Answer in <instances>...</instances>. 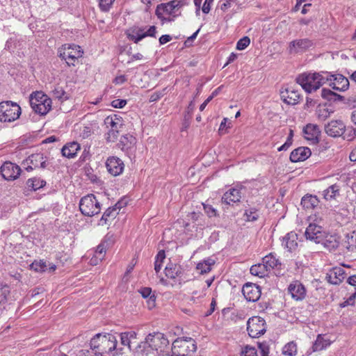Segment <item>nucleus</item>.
Returning <instances> with one entry per match:
<instances>
[{
    "label": "nucleus",
    "mask_w": 356,
    "mask_h": 356,
    "mask_svg": "<svg viewBox=\"0 0 356 356\" xmlns=\"http://www.w3.org/2000/svg\"><path fill=\"white\" fill-rule=\"evenodd\" d=\"M345 103L347 104L350 106L355 107L356 106V95L348 97V98H345Z\"/></svg>",
    "instance_id": "obj_60"
},
{
    "label": "nucleus",
    "mask_w": 356,
    "mask_h": 356,
    "mask_svg": "<svg viewBox=\"0 0 356 356\" xmlns=\"http://www.w3.org/2000/svg\"><path fill=\"white\" fill-rule=\"evenodd\" d=\"M312 154L311 150L307 147H300L293 150L290 154V160L293 163L302 161Z\"/></svg>",
    "instance_id": "obj_22"
},
{
    "label": "nucleus",
    "mask_w": 356,
    "mask_h": 356,
    "mask_svg": "<svg viewBox=\"0 0 356 356\" xmlns=\"http://www.w3.org/2000/svg\"><path fill=\"white\" fill-rule=\"evenodd\" d=\"M46 268V263L42 260H40L39 261H35L30 265V269L35 272H44Z\"/></svg>",
    "instance_id": "obj_45"
},
{
    "label": "nucleus",
    "mask_w": 356,
    "mask_h": 356,
    "mask_svg": "<svg viewBox=\"0 0 356 356\" xmlns=\"http://www.w3.org/2000/svg\"><path fill=\"white\" fill-rule=\"evenodd\" d=\"M241 356H257V352L255 348L246 346L241 351Z\"/></svg>",
    "instance_id": "obj_49"
},
{
    "label": "nucleus",
    "mask_w": 356,
    "mask_h": 356,
    "mask_svg": "<svg viewBox=\"0 0 356 356\" xmlns=\"http://www.w3.org/2000/svg\"><path fill=\"white\" fill-rule=\"evenodd\" d=\"M339 186L334 184L328 187L323 191V197L326 200L334 199L337 195H339Z\"/></svg>",
    "instance_id": "obj_34"
},
{
    "label": "nucleus",
    "mask_w": 356,
    "mask_h": 356,
    "mask_svg": "<svg viewBox=\"0 0 356 356\" xmlns=\"http://www.w3.org/2000/svg\"><path fill=\"white\" fill-rule=\"evenodd\" d=\"M314 44V42L308 38L295 40L289 43V51L290 54L301 53L307 51Z\"/></svg>",
    "instance_id": "obj_13"
},
{
    "label": "nucleus",
    "mask_w": 356,
    "mask_h": 356,
    "mask_svg": "<svg viewBox=\"0 0 356 356\" xmlns=\"http://www.w3.org/2000/svg\"><path fill=\"white\" fill-rule=\"evenodd\" d=\"M325 133L331 137H339L346 130V126L341 120H332L325 125Z\"/></svg>",
    "instance_id": "obj_14"
},
{
    "label": "nucleus",
    "mask_w": 356,
    "mask_h": 356,
    "mask_svg": "<svg viewBox=\"0 0 356 356\" xmlns=\"http://www.w3.org/2000/svg\"><path fill=\"white\" fill-rule=\"evenodd\" d=\"M29 102L34 112L41 115H46L51 108V99L40 91L33 92Z\"/></svg>",
    "instance_id": "obj_3"
},
{
    "label": "nucleus",
    "mask_w": 356,
    "mask_h": 356,
    "mask_svg": "<svg viewBox=\"0 0 356 356\" xmlns=\"http://www.w3.org/2000/svg\"><path fill=\"white\" fill-rule=\"evenodd\" d=\"M245 216L248 221H255L259 218L258 211L255 208H250L245 211Z\"/></svg>",
    "instance_id": "obj_46"
},
{
    "label": "nucleus",
    "mask_w": 356,
    "mask_h": 356,
    "mask_svg": "<svg viewBox=\"0 0 356 356\" xmlns=\"http://www.w3.org/2000/svg\"><path fill=\"white\" fill-rule=\"evenodd\" d=\"M298 235L293 232L288 233L284 238L282 244L289 250L292 252L298 247Z\"/></svg>",
    "instance_id": "obj_26"
},
{
    "label": "nucleus",
    "mask_w": 356,
    "mask_h": 356,
    "mask_svg": "<svg viewBox=\"0 0 356 356\" xmlns=\"http://www.w3.org/2000/svg\"><path fill=\"white\" fill-rule=\"evenodd\" d=\"M171 39H172V38H171L170 35H163L159 38V43L161 44H165V43L170 42L171 40Z\"/></svg>",
    "instance_id": "obj_63"
},
{
    "label": "nucleus",
    "mask_w": 356,
    "mask_h": 356,
    "mask_svg": "<svg viewBox=\"0 0 356 356\" xmlns=\"http://www.w3.org/2000/svg\"><path fill=\"white\" fill-rule=\"evenodd\" d=\"M321 96L323 99L328 101L335 102L336 92L332 91L330 89L323 88L321 90Z\"/></svg>",
    "instance_id": "obj_47"
},
{
    "label": "nucleus",
    "mask_w": 356,
    "mask_h": 356,
    "mask_svg": "<svg viewBox=\"0 0 356 356\" xmlns=\"http://www.w3.org/2000/svg\"><path fill=\"white\" fill-rule=\"evenodd\" d=\"M332 77V81L330 83V86L336 90L345 91L349 87V81L343 75L340 74L330 75Z\"/></svg>",
    "instance_id": "obj_20"
},
{
    "label": "nucleus",
    "mask_w": 356,
    "mask_h": 356,
    "mask_svg": "<svg viewBox=\"0 0 356 356\" xmlns=\"http://www.w3.org/2000/svg\"><path fill=\"white\" fill-rule=\"evenodd\" d=\"M241 198L240 189L232 188L225 192L222 197V202L227 204L239 202Z\"/></svg>",
    "instance_id": "obj_23"
},
{
    "label": "nucleus",
    "mask_w": 356,
    "mask_h": 356,
    "mask_svg": "<svg viewBox=\"0 0 356 356\" xmlns=\"http://www.w3.org/2000/svg\"><path fill=\"white\" fill-rule=\"evenodd\" d=\"M185 4L183 0H173L164 4V8H165V13L168 15H172L174 10L179 8Z\"/></svg>",
    "instance_id": "obj_36"
},
{
    "label": "nucleus",
    "mask_w": 356,
    "mask_h": 356,
    "mask_svg": "<svg viewBox=\"0 0 356 356\" xmlns=\"http://www.w3.org/2000/svg\"><path fill=\"white\" fill-rule=\"evenodd\" d=\"M330 344L329 340L324 339L322 334H318L312 347V352L322 350Z\"/></svg>",
    "instance_id": "obj_31"
},
{
    "label": "nucleus",
    "mask_w": 356,
    "mask_h": 356,
    "mask_svg": "<svg viewBox=\"0 0 356 356\" xmlns=\"http://www.w3.org/2000/svg\"><path fill=\"white\" fill-rule=\"evenodd\" d=\"M196 350V343L192 338H177L172 343V356H188Z\"/></svg>",
    "instance_id": "obj_4"
},
{
    "label": "nucleus",
    "mask_w": 356,
    "mask_h": 356,
    "mask_svg": "<svg viewBox=\"0 0 356 356\" xmlns=\"http://www.w3.org/2000/svg\"><path fill=\"white\" fill-rule=\"evenodd\" d=\"M165 274L170 279H175L182 275L183 269L180 265L170 262L165 266Z\"/></svg>",
    "instance_id": "obj_24"
},
{
    "label": "nucleus",
    "mask_w": 356,
    "mask_h": 356,
    "mask_svg": "<svg viewBox=\"0 0 356 356\" xmlns=\"http://www.w3.org/2000/svg\"><path fill=\"white\" fill-rule=\"evenodd\" d=\"M106 165L109 173L113 176L120 175L124 167L123 161L116 156H110L108 158Z\"/></svg>",
    "instance_id": "obj_16"
},
{
    "label": "nucleus",
    "mask_w": 356,
    "mask_h": 356,
    "mask_svg": "<svg viewBox=\"0 0 356 356\" xmlns=\"http://www.w3.org/2000/svg\"><path fill=\"white\" fill-rule=\"evenodd\" d=\"M258 347L261 352V356H268L269 346L267 342L264 341L258 343Z\"/></svg>",
    "instance_id": "obj_52"
},
{
    "label": "nucleus",
    "mask_w": 356,
    "mask_h": 356,
    "mask_svg": "<svg viewBox=\"0 0 356 356\" xmlns=\"http://www.w3.org/2000/svg\"><path fill=\"white\" fill-rule=\"evenodd\" d=\"M104 122L106 124L111 126V129L106 134V141L115 142L118 137L119 129L122 126V123L118 118L113 119V117H107Z\"/></svg>",
    "instance_id": "obj_12"
},
{
    "label": "nucleus",
    "mask_w": 356,
    "mask_h": 356,
    "mask_svg": "<svg viewBox=\"0 0 356 356\" xmlns=\"http://www.w3.org/2000/svg\"><path fill=\"white\" fill-rule=\"evenodd\" d=\"M163 94L161 92H156L151 95L149 97V102H154L158 101L161 97Z\"/></svg>",
    "instance_id": "obj_61"
},
{
    "label": "nucleus",
    "mask_w": 356,
    "mask_h": 356,
    "mask_svg": "<svg viewBox=\"0 0 356 356\" xmlns=\"http://www.w3.org/2000/svg\"><path fill=\"white\" fill-rule=\"evenodd\" d=\"M79 209L83 215L92 217L99 213L101 211L100 203L93 194H89L81 199Z\"/></svg>",
    "instance_id": "obj_7"
},
{
    "label": "nucleus",
    "mask_w": 356,
    "mask_h": 356,
    "mask_svg": "<svg viewBox=\"0 0 356 356\" xmlns=\"http://www.w3.org/2000/svg\"><path fill=\"white\" fill-rule=\"evenodd\" d=\"M106 343H111L108 347V351H113L116 349L118 340L116 337L111 334L98 333L95 334L90 340V346L92 350L104 353L107 352L106 347L104 346Z\"/></svg>",
    "instance_id": "obj_2"
},
{
    "label": "nucleus",
    "mask_w": 356,
    "mask_h": 356,
    "mask_svg": "<svg viewBox=\"0 0 356 356\" xmlns=\"http://www.w3.org/2000/svg\"><path fill=\"white\" fill-rule=\"evenodd\" d=\"M216 306V302L215 299L213 298L212 301L211 302V305H210V309L207 312V313L205 314V316H210L214 312Z\"/></svg>",
    "instance_id": "obj_62"
},
{
    "label": "nucleus",
    "mask_w": 356,
    "mask_h": 356,
    "mask_svg": "<svg viewBox=\"0 0 356 356\" xmlns=\"http://www.w3.org/2000/svg\"><path fill=\"white\" fill-rule=\"evenodd\" d=\"M242 292L248 301L256 302L261 296V289L259 285L253 283H246L243 285Z\"/></svg>",
    "instance_id": "obj_15"
},
{
    "label": "nucleus",
    "mask_w": 356,
    "mask_h": 356,
    "mask_svg": "<svg viewBox=\"0 0 356 356\" xmlns=\"http://www.w3.org/2000/svg\"><path fill=\"white\" fill-rule=\"evenodd\" d=\"M53 97L58 100L63 102L65 100H67L70 98V95L67 93L62 86L57 85L54 87V89L52 90Z\"/></svg>",
    "instance_id": "obj_33"
},
{
    "label": "nucleus",
    "mask_w": 356,
    "mask_h": 356,
    "mask_svg": "<svg viewBox=\"0 0 356 356\" xmlns=\"http://www.w3.org/2000/svg\"><path fill=\"white\" fill-rule=\"evenodd\" d=\"M136 138L131 134H126L120 138L118 147L127 154L131 153L135 148Z\"/></svg>",
    "instance_id": "obj_21"
},
{
    "label": "nucleus",
    "mask_w": 356,
    "mask_h": 356,
    "mask_svg": "<svg viewBox=\"0 0 356 356\" xmlns=\"http://www.w3.org/2000/svg\"><path fill=\"white\" fill-rule=\"evenodd\" d=\"M21 171L19 166L10 161L5 162L0 168L2 177L8 181L18 178Z\"/></svg>",
    "instance_id": "obj_10"
},
{
    "label": "nucleus",
    "mask_w": 356,
    "mask_h": 356,
    "mask_svg": "<svg viewBox=\"0 0 356 356\" xmlns=\"http://www.w3.org/2000/svg\"><path fill=\"white\" fill-rule=\"evenodd\" d=\"M263 262L269 270H271L280 264L278 259H277L272 254H269L264 257L263 258Z\"/></svg>",
    "instance_id": "obj_38"
},
{
    "label": "nucleus",
    "mask_w": 356,
    "mask_h": 356,
    "mask_svg": "<svg viewBox=\"0 0 356 356\" xmlns=\"http://www.w3.org/2000/svg\"><path fill=\"white\" fill-rule=\"evenodd\" d=\"M289 293L296 300H302L305 298L306 289L299 281L291 283L288 287Z\"/></svg>",
    "instance_id": "obj_19"
},
{
    "label": "nucleus",
    "mask_w": 356,
    "mask_h": 356,
    "mask_svg": "<svg viewBox=\"0 0 356 356\" xmlns=\"http://www.w3.org/2000/svg\"><path fill=\"white\" fill-rule=\"evenodd\" d=\"M333 113V111L331 109H329L325 106L323 107H318L316 110V114L318 119L321 121H325L326 119H327L331 113Z\"/></svg>",
    "instance_id": "obj_41"
},
{
    "label": "nucleus",
    "mask_w": 356,
    "mask_h": 356,
    "mask_svg": "<svg viewBox=\"0 0 356 356\" xmlns=\"http://www.w3.org/2000/svg\"><path fill=\"white\" fill-rule=\"evenodd\" d=\"M346 248L351 252L356 250V232H353L346 235Z\"/></svg>",
    "instance_id": "obj_39"
},
{
    "label": "nucleus",
    "mask_w": 356,
    "mask_h": 356,
    "mask_svg": "<svg viewBox=\"0 0 356 356\" xmlns=\"http://www.w3.org/2000/svg\"><path fill=\"white\" fill-rule=\"evenodd\" d=\"M269 271L270 270L264 262L262 264L253 265L250 268V273L260 277H264L267 275Z\"/></svg>",
    "instance_id": "obj_30"
},
{
    "label": "nucleus",
    "mask_w": 356,
    "mask_h": 356,
    "mask_svg": "<svg viewBox=\"0 0 356 356\" xmlns=\"http://www.w3.org/2000/svg\"><path fill=\"white\" fill-rule=\"evenodd\" d=\"M128 204V199L126 197H122L113 207L116 210H120Z\"/></svg>",
    "instance_id": "obj_56"
},
{
    "label": "nucleus",
    "mask_w": 356,
    "mask_h": 356,
    "mask_svg": "<svg viewBox=\"0 0 356 356\" xmlns=\"http://www.w3.org/2000/svg\"><path fill=\"white\" fill-rule=\"evenodd\" d=\"M303 133L305 135V138L306 140H310L313 143H318L319 142L321 131L317 124H307L303 128Z\"/></svg>",
    "instance_id": "obj_17"
},
{
    "label": "nucleus",
    "mask_w": 356,
    "mask_h": 356,
    "mask_svg": "<svg viewBox=\"0 0 356 356\" xmlns=\"http://www.w3.org/2000/svg\"><path fill=\"white\" fill-rule=\"evenodd\" d=\"M80 145L76 142L67 143L61 149L63 156L69 159L76 156L77 152L80 149Z\"/></svg>",
    "instance_id": "obj_25"
},
{
    "label": "nucleus",
    "mask_w": 356,
    "mask_h": 356,
    "mask_svg": "<svg viewBox=\"0 0 356 356\" xmlns=\"http://www.w3.org/2000/svg\"><path fill=\"white\" fill-rule=\"evenodd\" d=\"M44 159L42 154H33L29 156L26 160L27 163L31 164L35 168L39 167L40 162Z\"/></svg>",
    "instance_id": "obj_44"
},
{
    "label": "nucleus",
    "mask_w": 356,
    "mask_h": 356,
    "mask_svg": "<svg viewBox=\"0 0 356 356\" xmlns=\"http://www.w3.org/2000/svg\"><path fill=\"white\" fill-rule=\"evenodd\" d=\"M164 13H166L165 8H164V4L158 5L156 7V15L158 17V18H159L161 20L165 19V20L170 21L171 19L169 18L168 19L163 18V15Z\"/></svg>",
    "instance_id": "obj_53"
},
{
    "label": "nucleus",
    "mask_w": 356,
    "mask_h": 356,
    "mask_svg": "<svg viewBox=\"0 0 356 356\" xmlns=\"http://www.w3.org/2000/svg\"><path fill=\"white\" fill-rule=\"evenodd\" d=\"M202 206L205 213L209 217H213L216 216V210L211 205L202 203Z\"/></svg>",
    "instance_id": "obj_54"
},
{
    "label": "nucleus",
    "mask_w": 356,
    "mask_h": 356,
    "mask_svg": "<svg viewBox=\"0 0 356 356\" xmlns=\"http://www.w3.org/2000/svg\"><path fill=\"white\" fill-rule=\"evenodd\" d=\"M115 0H99V8L102 11H108Z\"/></svg>",
    "instance_id": "obj_51"
},
{
    "label": "nucleus",
    "mask_w": 356,
    "mask_h": 356,
    "mask_svg": "<svg viewBox=\"0 0 356 356\" xmlns=\"http://www.w3.org/2000/svg\"><path fill=\"white\" fill-rule=\"evenodd\" d=\"M282 98L284 102L288 104L295 105L298 103L300 97L297 91L291 89H286L285 92H282Z\"/></svg>",
    "instance_id": "obj_27"
},
{
    "label": "nucleus",
    "mask_w": 356,
    "mask_h": 356,
    "mask_svg": "<svg viewBox=\"0 0 356 356\" xmlns=\"http://www.w3.org/2000/svg\"><path fill=\"white\" fill-rule=\"evenodd\" d=\"M22 113L21 107L12 101L0 103V121L11 122L17 120Z\"/></svg>",
    "instance_id": "obj_5"
},
{
    "label": "nucleus",
    "mask_w": 356,
    "mask_h": 356,
    "mask_svg": "<svg viewBox=\"0 0 356 356\" xmlns=\"http://www.w3.org/2000/svg\"><path fill=\"white\" fill-rule=\"evenodd\" d=\"M120 340L121 343L123 346H127L129 349L131 350V339L128 337V334H127L125 332H122L120 334Z\"/></svg>",
    "instance_id": "obj_55"
},
{
    "label": "nucleus",
    "mask_w": 356,
    "mask_h": 356,
    "mask_svg": "<svg viewBox=\"0 0 356 356\" xmlns=\"http://www.w3.org/2000/svg\"><path fill=\"white\" fill-rule=\"evenodd\" d=\"M213 0H205L203 6L202 8V12L205 14L209 13L211 10V5L213 3Z\"/></svg>",
    "instance_id": "obj_58"
},
{
    "label": "nucleus",
    "mask_w": 356,
    "mask_h": 356,
    "mask_svg": "<svg viewBox=\"0 0 356 356\" xmlns=\"http://www.w3.org/2000/svg\"><path fill=\"white\" fill-rule=\"evenodd\" d=\"M156 29V28L155 26H151L149 29L145 31V33H138V35H129V38L134 41L135 43H138L139 41L147 36L155 37Z\"/></svg>",
    "instance_id": "obj_32"
},
{
    "label": "nucleus",
    "mask_w": 356,
    "mask_h": 356,
    "mask_svg": "<svg viewBox=\"0 0 356 356\" xmlns=\"http://www.w3.org/2000/svg\"><path fill=\"white\" fill-rule=\"evenodd\" d=\"M165 258V254L164 250H160L156 257V261H159L161 263H163V260Z\"/></svg>",
    "instance_id": "obj_64"
},
{
    "label": "nucleus",
    "mask_w": 356,
    "mask_h": 356,
    "mask_svg": "<svg viewBox=\"0 0 356 356\" xmlns=\"http://www.w3.org/2000/svg\"><path fill=\"white\" fill-rule=\"evenodd\" d=\"M236 0H225L224 2L220 3V8L223 12H225L229 8H230L232 2H234Z\"/></svg>",
    "instance_id": "obj_59"
},
{
    "label": "nucleus",
    "mask_w": 356,
    "mask_h": 356,
    "mask_svg": "<svg viewBox=\"0 0 356 356\" xmlns=\"http://www.w3.org/2000/svg\"><path fill=\"white\" fill-rule=\"evenodd\" d=\"M127 104V101L124 99H115L112 101L111 106L114 108H123Z\"/></svg>",
    "instance_id": "obj_57"
},
{
    "label": "nucleus",
    "mask_w": 356,
    "mask_h": 356,
    "mask_svg": "<svg viewBox=\"0 0 356 356\" xmlns=\"http://www.w3.org/2000/svg\"><path fill=\"white\" fill-rule=\"evenodd\" d=\"M297 353V346L293 341L286 344L282 350V353L289 356H294Z\"/></svg>",
    "instance_id": "obj_42"
},
{
    "label": "nucleus",
    "mask_w": 356,
    "mask_h": 356,
    "mask_svg": "<svg viewBox=\"0 0 356 356\" xmlns=\"http://www.w3.org/2000/svg\"><path fill=\"white\" fill-rule=\"evenodd\" d=\"M81 47L75 44H65L58 49V56L68 66L74 65L75 61L82 56Z\"/></svg>",
    "instance_id": "obj_6"
},
{
    "label": "nucleus",
    "mask_w": 356,
    "mask_h": 356,
    "mask_svg": "<svg viewBox=\"0 0 356 356\" xmlns=\"http://www.w3.org/2000/svg\"><path fill=\"white\" fill-rule=\"evenodd\" d=\"M215 264V261L212 259L208 258L202 262L197 264V269L200 271V273H207L211 270V267Z\"/></svg>",
    "instance_id": "obj_35"
},
{
    "label": "nucleus",
    "mask_w": 356,
    "mask_h": 356,
    "mask_svg": "<svg viewBox=\"0 0 356 356\" xmlns=\"http://www.w3.org/2000/svg\"><path fill=\"white\" fill-rule=\"evenodd\" d=\"M26 184L29 188H31L33 191H37L42 188L46 184V181L38 177L29 179Z\"/></svg>",
    "instance_id": "obj_37"
},
{
    "label": "nucleus",
    "mask_w": 356,
    "mask_h": 356,
    "mask_svg": "<svg viewBox=\"0 0 356 356\" xmlns=\"http://www.w3.org/2000/svg\"><path fill=\"white\" fill-rule=\"evenodd\" d=\"M345 271L341 267H334L326 275L327 281L332 284H339L345 279Z\"/></svg>",
    "instance_id": "obj_18"
},
{
    "label": "nucleus",
    "mask_w": 356,
    "mask_h": 356,
    "mask_svg": "<svg viewBox=\"0 0 356 356\" xmlns=\"http://www.w3.org/2000/svg\"><path fill=\"white\" fill-rule=\"evenodd\" d=\"M329 250H336L339 245L338 236L336 235H324L321 243Z\"/></svg>",
    "instance_id": "obj_28"
},
{
    "label": "nucleus",
    "mask_w": 356,
    "mask_h": 356,
    "mask_svg": "<svg viewBox=\"0 0 356 356\" xmlns=\"http://www.w3.org/2000/svg\"><path fill=\"white\" fill-rule=\"evenodd\" d=\"M10 294L9 286L6 284L0 282V304L7 301L8 296Z\"/></svg>",
    "instance_id": "obj_43"
},
{
    "label": "nucleus",
    "mask_w": 356,
    "mask_h": 356,
    "mask_svg": "<svg viewBox=\"0 0 356 356\" xmlns=\"http://www.w3.org/2000/svg\"><path fill=\"white\" fill-rule=\"evenodd\" d=\"M142 344H147L149 347L154 350H159L168 346L169 344L168 339L165 337L163 333L161 332H153L149 334L145 341L141 343Z\"/></svg>",
    "instance_id": "obj_9"
},
{
    "label": "nucleus",
    "mask_w": 356,
    "mask_h": 356,
    "mask_svg": "<svg viewBox=\"0 0 356 356\" xmlns=\"http://www.w3.org/2000/svg\"><path fill=\"white\" fill-rule=\"evenodd\" d=\"M247 330L252 338H257L266 331V321L260 316L250 318L247 322Z\"/></svg>",
    "instance_id": "obj_8"
},
{
    "label": "nucleus",
    "mask_w": 356,
    "mask_h": 356,
    "mask_svg": "<svg viewBox=\"0 0 356 356\" xmlns=\"http://www.w3.org/2000/svg\"><path fill=\"white\" fill-rule=\"evenodd\" d=\"M324 235L325 232L323 231L322 227L316 224H309L305 232L306 238L315 243H321Z\"/></svg>",
    "instance_id": "obj_11"
},
{
    "label": "nucleus",
    "mask_w": 356,
    "mask_h": 356,
    "mask_svg": "<svg viewBox=\"0 0 356 356\" xmlns=\"http://www.w3.org/2000/svg\"><path fill=\"white\" fill-rule=\"evenodd\" d=\"M116 211V208H114V207L108 208L102 216L100 221L106 224L109 219L115 218L116 215L118 213Z\"/></svg>",
    "instance_id": "obj_40"
},
{
    "label": "nucleus",
    "mask_w": 356,
    "mask_h": 356,
    "mask_svg": "<svg viewBox=\"0 0 356 356\" xmlns=\"http://www.w3.org/2000/svg\"><path fill=\"white\" fill-rule=\"evenodd\" d=\"M318 203L317 197L312 195H305L301 200V205L306 209H313Z\"/></svg>",
    "instance_id": "obj_29"
},
{
    "label": "nucleus",
    "mask_w": 356,
    "mask_h": 356,
    "mask_svg": "<svg viewBox=\"0 0 356 356\" xmlns=\"http://www.w3.org/2000/svg\"><path fill=\"white\" fill-rule=\"evenodd\" d=\"M331 74L327 72L320 73L300 74L296 78V82L308 93L317 90L322 85L327 81H332Z\"/></svg>",
    "instance_id": "obj_1"
},
{
    "label": "nucleus",
    "mask_w": 356,
    "mask_h": 356,
    "mask_svg": "<svg viewBox=\"0 0 356 356\" xmlns=\"http://www.w3.org/2000/svg\"><path fill=\"white\" fill-rule=\"evenodd\" d=\"M250 43V40L248 36H244L240 39L236 44V49L238 50L245 49Z\"/></svg>",
    "instance_id": "obj_48"
},
{
    "label": "nucleus",
    "mask_w": 356,
    "mask_h": 356,
    "mask_svg": "<svg viewBox=\"0 0 356 356\" xmlns=\"http://www.w3.org/2000/svg\"><path fill=\"white\" fill-rule=\"evenodd\" d=\"M140 293L143 298H149L150 300H152L153 302L155 301L156 298H155L154 295L151 296V293H152L151 288H149V287L142 288L140 291Z\"/></svg>",
    "instance_id": "obj_50"
}]
</instances>
